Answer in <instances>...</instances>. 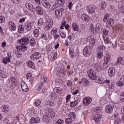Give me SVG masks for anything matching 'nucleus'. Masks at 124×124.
<instances>
[{
  "label": "nucleus",
  "instance_id": "f03ea898",
  "mask_svg": "<svg viewBox=\"0 0 124 124\" xmlns=\"http://www.w3.org/2000/svg\"><path fill=\"white\" fill-rule=\"evenodd\" d=\"M87 75L91 80H95L96 79V75L93 69L88 70Z\"/></svg>",
  "mask_w": 124,
  "mask_h": 124
},
{
  "label": "nucleus",
  "instance_id": "ea45409f",
  "mask_svg": "<svg viewBox=\"0 0 124 124\" xmlns=\"http://www.w3.org/2000/svg\"><path fill=\"white\" fill-rule=\"evenodd\" d=\"M28 66H29V67H31V68H35V66L34 65V63H33L32 62H28Z\"/></svg>",
  "mask_w": 124,
  "mask_h": 124
},
{
  "label": "nucleus",
  "instance_id": "412c9836",
  "mask_svg": "<svg viewBox=\"0 0 124 124\" xmlns=\"http://www.w3.org/2000/svg\"><path fill=\"white\" fill-rule=\"evenodd\" d=\"M57 74L59 76H64V69L63 67L60 68L57 71Z\"/></svg>",
  "mask_w": 124,
  "mask_h": 124
},
{
  "label": "nucleus",
  "instance_id": "a211bd4d",
  "mask_svg": "<svg viewBox=\"0 0 124 124\" xmlns=\"http://www.w3.org/2000/svg\"><path fill=\"white\" fill-rule=\"evenodd\" d=\"M105 111L108 114H111V113L113 112V107L110 105H107L106 107Z\"/></svg>",
  "mask_w": 124,
  "mask_h": 124
},
{
  "label": "nucleus",
  "instance_id": "774afa93",
  "mask_svg": "<svg viewBox=\"0 0 124 124\" xmlns=\"http://www.w3.org/2000/svg\"><path fill=\"white\" fill-rule=\"evenodd\" d=\"M73 5V4L72 3V2H70L69 3L68 7H69V9H71V8H72V7Z\"/></svg>",
  "mask_w": 124,
  "mask_h": 124
},
{
  "label": "nucleus",
  "instance_id": "5701e85b",
  "mask_svg": "<svg viewBox=\"0 0 124 124\" xmlns=\"http://www.w3.org/2000/svg\"><path fill=\"white\" fill-rule=\"evenodd\" d=\"M104 40L107 44H111L112 43V40H111V39H110L109 37H104L103 36Z\"/></svg>",
  "mask_w": 124,
  "mask_h": 124
},
{
  "label": "nucleus",
  "instance_id": "09e8293b",
  "mask_svg": "<svg viewBox=\"0 0 124 124\" xmlns=\"http://www.w3.org/2000/svg\"><path fill=\"white\" fill-rule=\"evenodd\" d=\"M41 103V102L40 101L39 99H37L35 101V105L36 106H39Z\"/></svg>",
  "mask_w": 124,
  "mask_h": 124
},
{
  "label": "nucleus",
  "instance_id": "49530a36",
  "mask_svg": "<svg viewBox=\"0 0 124 124\" xmlns=\"http://www.w3.org/2000/svg\"><path fill=\"white\" fill-rule=\"evenodd\" d=\"M108 31L107 30H104L103 31V36H104V37H106L108 35Z\"/></svg>",
  "mask_w": 124,
  "mask_h": 124
},
{
  "label": "nucleus",
  "instance_id": "8fccbe9b",
  "mask_svg": "<svg viewBox=\"0 0 124 124\" xmlns=\"http://www.w3.org/2000/svg\"><path fill=\"white\" fill-rule=\"evenodd\" d=\"M54 92H55V93H59L60 92H61V91H62V89L61 88H60L59 87H55L54 89Z\"/></svg>",
  "mask_w": 124,
  "mask_h": 124
},
{
  "label": "nucleus",
  "instance_id": "c9c22d12",
  "mask_svg": "<svg viewBox=\"0 0 124 124\" xmlns=\"http://www.w3.org/2000/svg\"><path fill=\"white\" fill-rule=\"evenodd\" d=\"M34 59L36 60H37L38 59H40V58H41V54L39 53V52H35L34 54Z\"/></svg>",
  "mask_w": 124,
  "mask_h": 124
},
{
  "label": "nucleus",
  "instance_id": "de8ad7c7",
  "mask_svg": "<svg viewBox=\"0 0 124 124\" xmlns=\"http://www.w3.org/2000/svg\"><path fill=\"white\" fill-rule=\"evenodd\" d=\"M43 23H44L43 19L40 18V19L38 20V26H43Z\"/></svg>",
  "mask_w": 124,
  "mask_h": 124
},
{
  "label": "nucleus",
  "instance_id": "2eb2a0df",
  "mask_svg": "<svg viewBox=\"0 0 124 124\" xmlns=\"http://www.w3.org/2000/svg\"><path fill=\"white\" fill-rule=\"evenodd\" d=\"M123 82H124V75L122 76L121 78H120V81L116 83L117 87H119L120 88H123V87L124 86Z\"/></svg>",
  "mask_w": 124,
  "mask_h": 124
},
{
  "label": "nucleus",
  "instance_id": "ddd939ff",
  "mask_svg": "<svg viewBox=\"0 0 124 124\" xmlns=\"http://www.w3.org/2000/svg\"><path fill=\"white\" fill-rule=\"evenodd\" d=\"M108 74L109 77H113L116 74V70L115 68L111 67L108 69Z\"/></svg>",
  "mask_w": 124,
  "mask_h": 124
},
{
  "label": "nucleus",
  "instance_id": "4d7b16f0",
  "mask_svg": "<svg viewBox=\"0 0 124 124\" xmlns=\"http://www.w3.org/2000/svg\"><path fill=\"white\" fill-rule=\"evenodd\" d=\"M14 3H16V4H19L20 3V0H11Z\"/></svg>",
  "mask_w": 124,
  "mask_h": 124
},
{
  "label": "nucleus",
  "instance_id": "f704fd0d",
  "mask_svg": "<svg viewBox=\"0 0 124 124\" xmlns=\"http://www.w3.org/2000/svg\"><path fill=\"white\" fill-rule=\"evenodd\" d=\"M123 58L122 57H120L117 58L116 62L115 63V65H118L119 63H121V62H123Z\"/></svg>",
  "mask_w": 124,
  "mask_h": 124
},
{
  "label": "nucleus",
  "instance_id": "c756f323",
  "mask_svg": "<svg viewBox=\"0 0 124 124\" xmlns=\"http://www.w3.org/2000/svg\"><path fill=\"white\" fill-rule=\"evenodd\" d=\"M9 81L13 86L16 85V81H17V80L15 78H11Z\"/></svg>",
  "mask_w": 124,
  "mask_h": 124
},
{
  "label": "nucleus",
  "instance_id": "a878e982",
  "mask_svg": "<svg viewBox=\"0 0 124 124\" xmlns=\"http://www.w3.org/2000/svg\"><path fill=\"white\" fill-rule=\"evenodd\" d=\"M78 104V101L76 100L73 102H71L70 104L71 108H74Z\"/></svg>",
  "mask_w": 124,
  "mask_h": 124
},
{
  "label": "nucleus",
  "instance_id": "680f3d73",
  "mask_svg": "<svg viewBox=\"0 0 124 124\" xmlns=\"http://www.w3.org/2000/svg\"><path fill=\"white\" fill-rule=\"evenodd\" d=\"M58 3H60L61 5H62L63 3H64V0H58Z\"/></svg>",
  "mask_w": 124,
  "mask_h": 124
},
{
  "label": "nucleus",
  "instance_id": "4c0bfd02",
  "mask_svg": "<svg viewBox=\"0 0 124 124\" xmlns=\"http://www.w3.org/2000/svg\"><path fill=\"white\" fill-rule=\"evenodd\" d=\"M46 105H49V106H54L55 104L54 102H52L50 100H47L45 102Z\"/></svg>",
  "mask_w": 124,
  "mask_h": 124
},
{
  "label": "nucleus",
  "instance_id": "6ab92c4d",
  "mask_svg": "<svg viewBox=\"0 0 124 124\" xmlns=\"http://www.w3.org/2000/svg\"><path fill=\"white\" fill-rule=\"evenodd\" d=\"M102 118V115L100 114H96L94 117H93V119L95 121V123H98L100 122V118Z\"/></svg>",
  "mask_w": 124,
  "mask_h": 124
},
{
  "label": "nucleus",
  "instance_id": "423d86ee",
  "mask_svg": "<svg viewBox=\"0 0 124 124\" xmlns=\"http://www.w3.org/2000/svg\"><path fill=\"white\" fill-rule=\"evenodd\" d=\"M45 112L48 117H51V118H54V117H55V113H54V111L52 110V109L49 108H46Z\"/></svg>",
  "mask_w": 124,
  "mask_h": 124
},
{
  "label": "nucleus",
  "instance_id": "20e7f679",
  "mask_svg": "<svg viewBox=\"0 0 124 124\" xmlns=\"http://www.w3.org/2000/svg\"><path fill=\"white\" fill-rule=\"evenodd\" d=\"M30 41V38L28 37H24L20 40H18V42L21 45H28Z\"/></svg>",
  "mask_w": 124,
  "mask_h": 124
},
{
  "label": "nucleus",
  "instance_id": "9d476101",
  "mask_svg": "<svg viewBox=\"0 0 124 124\" xmlns=\"http://www.w3.org/2000/svg\"><path fill=\"white\" fill-rule=\"evenodd\" d=\"M41 3L44 7L46 8H50L51 7V4L47 0H42Z\"/></svg>",
  "mask_w": 124,
  "mask_h": 124
},
{
  "label": "nucleus",
  "instance_id": "7ed1b4c3",
  "mask_svg": "<svg viewBox=\"0 0 124 124\" xmlns=\"http://www.w3.org/2000/svg\"><path fill=\"white\" fill-rule=\"evenodd\" d=\"M64 8H62V6L60 9H57L55 11L54 14L56 17V18H58V17H61L62 15V12H64Z\"/></svg>",
  "mask_w": 124,
  "mask_h": 124
},
{
  "label": "nucleus",
  "instance_id": "f257e3e1",
  "mask_svg": "<svg viewBox=\"0 0 124 124\" xmlns=\"http://www.w3.org/2000/svg\"><path fill=\"white\" fill-rule=\"evenodd\" d=\"M87 41L89 43V45L85 47L83 53L85 57H90L92 54L93 48L95 44V38L91 36L87 38Z\"/></svg>",
  "mask_w": 124,
  "mask_h": 124
},
{
  "label": "nucleus",
  "instance_id": "9b49d317",
  "mask_svg": "<svg viewBox=\"0 0 124 124\" xmlns=\"http://www.w3.org/2000/svg\"><path fill=\"white\" fill-rule=\"evenodd\" d=\"M92 98L87 97L83 99V104L85 106H88L89 104H91L92 103Z\"/></svg>",
  "mask_w": 124,
  "mask_h": 124
},
{
  "label": "nucleus",
  "instance_id": "7c9ffc66",
  "mask_svg": "<svg viewBox=\"0 0 124 124\" xmlns=\"http://www.w3.org/2000/svg\"><path fill=\"white\" fill-rule=\"evenodd\" d=\"M81 83L85 85V86H88L89 80L86 78H82L81 80Z\"/></svg>",
  "mask_w": 124,
  "mask_h": 124
},
{
  "label": "nucleus",
  "instance_id": "bf43d9fd",
  "mask_svg": "<svg viewBox=\"0 0 124 124\" xmlns=\"http://www.w3.org/2000/svg\"><path fill=\"white\" fill-rule=\"evenodd\" d=\"M56 124H63V120L61 119L58 120Z\"/></svg>",
  "mask_w": 124,
  "mask_h": 124
},
{
  "label": "nucleus",
  "instance_id": "603ef678",
  "mask_svg": "<svg viewBox=\"0 0 124 124\" xmlns=\"http://www.w3.org/2000/svg\"><path fill=\"white\" fill-rule=\"evenodd\" d=\"M108 18H109V14H107L104 17L103 22H105L106 21H107Z\"/></svg>",
  "mask_w": 124,
  "mask_h": 124
},
{
  "label": "nucleus",
  "instance_id": "3c124183",
  "mask_svg": "<svg viewBox=\"0 0 124 124\" xmlns=\"http://www.w3.org/2000/svg\"><path fill=\"white\" fill-rule=\"evenodd\" d=\"M27 46H22L20 49L21 51H23V52H26V50H27Z\"/></svg>",
  "mask_w": 124,
  "mask_h": 124
},
{
  "label": "nucleus",
  "instance_id": "79ce46f5",
  "mask_svg": "<svg viewBox=\"0 0 124 124\" xmlns=\"http://www.w3.org/2000/svg\"><path fill=\"white\" fill-rule=\"evenodd\" d=\"M106 7V3L105 1H102L101 3V9H104Z\"/></svg>",
  "mask_w": 124,
  "mask_h": 124
},
{
  "label": "nucleus",
  "instance_id": "bb28decb",
  "mask_svg": "<svg viewBox=\"0 0 124 124\" xmlns=\"http://www.w3.org/2000/svg\"><path fill=\"white\" fill-rule=\"evenodd\" d=\"M82 19L83 21H85V22H88L90 21V16L87 15H84L82 16Z\"/></svg>",
  "mask_w": 124,
  "mask_h": 124
},
{
  "label": "nucleus",
  "instance_id": "b1692460",
  "mask_svg": "<svg viewBox=\"0 0 124 124\" xmlns=\"http://www.w3.org/2000/svg\"><path fill=\"white\" fill-rule=\"evenodd\" d=\"M72 28L74 31H79V28L78 27V25L76 23H74L72 24Z\"/></svg>",
  "mask_w": 124,
  "mask_h": 124
},
{
  "label": "nucleus",
  "instance_id": "dca6fc26",
  "mask_svg": "<svg viewBox=\"0 0 124 124\" xmlns=\"http://www.w3.org/2000/svg\"><path fill=\"white\" fill-rule=\"evenodd\" d=\"M21 89L23 92H27L29 91V87L27 84L24 82H21Z\"/></svg>",
  "mask_w": 124,
  "mask_h": 124
},
{
  "label": "nucleus",
  "instance_id": "0e129e2a",
  "mask_svg": "<svg viewBox=\"0 0 124 124\" xmlns=\"http://www.w3.org/2000/svg\"><path fill=\"white\" fill-rule=\"evenodd\" d=\"M61 36L62 38H65V37L66 36V35L65 34V33L64 32H62L61 34Z\"/></svg>",
  "mask_w": 124,
  "mask_h": 124
},
{
  "label": "nucleus",
  "instance_id": "6e6552de",
  "mask_svg": "<svg viewBox=\"0 0 124 124\" xmlns=\"http://www.w3.org/2000/svg\"><path fill=\"white\" fill-rule=\"evenodd\" d=\"M86 9L90 14H93L95 11V7L93 5H87Z\"/></svg>",
  "mask_w": 124,
  "mask_h": 124
},
{
  "label": "nucleus",
  "instance_id": "338daca9",
  "mask_svg": "<svg viewBox=\"0 0 124 124\" xmlns=\"http://www.w3.org/2000/svg\"><path fill=\"white\" fill-rule=\"evenodd\" d=\"M98 81L100 84H103V83H104V82H103V78H99Z\"/></svg>",
  "mask_w": 124,
  "mask_h": 124
},
{
  "label": "nucleus",
  "instance_id": "0eeeda50",
  "mask_svg": "<svg viewBox=\"0 0 124 124\" xmlns=\"http://www.w3.org/2000/svg\"><path fill=\"white\" fill-rule=\"evenodd\" d=\"M46 80H47V78H46V77L42 76L41 77V82L40 84L37 85L39 90H40L41 88L43 87L44 83L46 82Z\"/></svg>",
  "mask_w": 124,
  "mask_h": 124
},
{
  "label": "nucleus",
  "instance_id": "6e6d98bb",
  "mask_svg": "<svg viewBox=\"0 0 124 124\" xmlns=\"http://www.w3.org/2000/svg\"><path fill=\"white\" fill-rule=\"evenodd\" d=\"M72 85H73V83L71 82V80H68L67 83V85L68 86V87H71Z\"/></svg>",
  "mask_w": 124,
  "mask_h": 124
},
{
  "label": "nucleus",
  "instance_id": "aec40b11",
  "mask_svg": "<svg viewBox=\"0 0 124 124\" xmlns=\"http://www.w3.org/2000/svg\"><path fill=\"white\" fill-rule=\"evenodd\" d=\"M99 52H98V59H101L103 58V48L100 47L99 48Z\"/></svg>",
  "mask_w": 124,
  "mask_h": 124
},
{
  "label": "nucleus",
  "instance_id": "c03bdc74",
  "mask_svg": "<svg viewBox=\"0 0 124 124\" xmlns=\"http://www.w3.org/2000/svg\"><path fill=\"white\" fill-rule=\"evenodd\" d=\"M59 7V4L58 3H55L54 5H52L51 10H55V9H57Z\"/></svg>",
  "mask_w": 124,
  "mask_h": 124
},
{
  "label": "nucleus",
  "instance_id": "393cba45",
  "mask_svg": "<svg viewBox=\"0 0 124 124\" xmlns=\"http://www.w3.org/2000/svg\"><path fill=\"white\" fill-rule=\"evenodd\" d=\"M68 117L70 119H72V120L74 121V119L76 117V114H75V113L74 112H71L69 113Z\"/></svg>",
  "mask_w": 124,
  "mask_h": 124
},
{
  "label": "nucleus",
  "instance_id": "5fc2aeb1",
  "mask_svg": "<svg viewBox=\"0 0 124 124\" xmlns=\"http://www.w3.org/2000/svg\"><path fill=\"white\" fill-rule=\"evenodd\" d=\"M5 19L4 18V17L2 16H0V24H1V23H3L4 22Z\"/></svg>",
  "mask_w": 124,
  "mask_h": 124
},
{
  "label": "nucleus",
  "instance_id": "f3484780",
  "mask_svg": "<svg viewBox=\"0 0 124 124\" xmlns=\"http://www.w3.org/2000/svg\"><path fill=\"white\" fill-rule=\"evenodd\" d=\"M40 122V118L39 117H37L36 118H34L33 117L31 118L30 123V124H38Z\"/></svg>",
  "mask_w": 124,
  "mask_h": 124
},
{
  "label": "nucleus",
  "instance_id": "2f4dec72",
  "mask_svg": "<svg viewBox=\"0 0 124 124\" xmlns=\"http://www.w3.org/2000/svg\"><path fill=\"white\" fill-rule=\"evenodd\" d=\"M11 60L10 58H8V57H6L3 59V62L5 63V64H7V62H10Z\"/></svg>",
  "mask_w": 124,
  "mask_h": 124
},
{
  "label": "nucleus",
  "instance_id": "37998d69",
  "mask_svg": "<svg viewBox=\"0 0 124 124\" xmlns=\"http://www.w3.org/2000/svg\"><path fill=\"white\" fill-rule=\"evenodd\" d=\"M2 112H4L5 113H6V112H8V111L9 110V108H8L7 106L2 107Z\"/></svg>",
  "mask_w": 124,
  "mask_h": 124
},
{
  "label": "nucleus",
  "instance_id": "a19ab883",
  "mask_svg": "<svg viewBox=\"0 0 124 124\" xmlns=\"http://www.w3.org/2000/svg\"><path fill=\"white\" fill-rule=\"evenodd\" d=\"M30 41V44L31 46H32V47L35 46L36 43H35V41L34 40V39L33 38L31 39Z\"/></svg>",
  "mask_w": 124,
  "mask_h": 124
},
{
  "label": "nucleus",
  "instance_id": "13d9d810",
  "mask_svg": "<svg viewBox=\"0 0 124 124\" xmlns=\"http://www.w3.org/2000/svg\"><path fill=\"white\" fill-rule=\"evenodd\" d=\"M16 56L17 58H21L22 57V54L20 52H17L16 53Z\"/></svg>",
  "mask_w": 124,
  "mask_h": 124
},
{
  "label": "nucleus",
  "instance_id": "a18cd8bd",
  "mask_svg": "<svg viewBox=\"0 0 124 124\" xmlns=\"http://www.w3.org/2000/svg\"><path fill=\"white\" fill-rule=\"evenodd\" d=\"M58 31V29L56 28H53L51 31V34L55 35Z\"/></svg>",
  "mask_w": 124,
  "mask_h": 124
},
{
  "label": "nucleus",
  "instance_id": "864d4df0",
  "mask_svg": "<svg viewBox=\"0 0 124 124\" xmlns=\"http://www.w3.org/2000/svg\"><path fill=\"white\" fill-rule=\"evenodd\" d=\"M70 98H71V95L69 94L66 96V103H68V102H69V100H70Z\"/></svg>",
  "mask_w": 124,
  "mask_h": 124
},
{
  "label": "nucleus",
  "instance_id": "58836bf2",
  "mask_svg": "<svg viewBox=\"0 0 124 124\" xmlns=\"http://www.w3.org/2000/svg\"><path fill=\"white\" fill-rule=\"evenodd\" d=\"M57 97H58V95L57 94V93H52L51 94V99H53V100H55V99H56L57 98Z\"/></svg>",
  "mask_w": 124,
  "mask_h": 124
},
{
  "label": "nucleus",
  "instance_id": "69168bd1",
  "mask_svg": "<svg viewBox=\"0 0 124 124\" xmlns=\"http://www.w3.org/2000/svg\"><path fill=\"white\" fill-rule=\"evenodd\" d=\"M26 77H27V79H30V78H31V73H28V74L26 75Z\"/></svg>",
  "mask_w": 124,
  "mask_h": 124
},
{
  "label": "nucleus",
  "instance_id": "1a4fd4ad",
  "mask_svg": "<svg viewBox=\"0 0 124 124\" xmlns=\"http://www.w3.org/2000/svg\"><path fill=\"white\" fill-rule=\"evenodd\" d=\"M45 26H46V29L47 31H50V29L52 28L53 26V20H48L45 23Z\"/></svg>",
  "mask_w": 124,
  "mask_h": 124
},
{
  "label": "nucleus",
  "instance_id": "e433bc0d",
  "mask_svg": "<svg viewBox=\"0 0 124 124\" xmlns=\"http://www.w3.org/2000/svg\"><path fill=\"white\" fill-rule=\"evenodd\" d=\"M52 56H53L52 57V60H56L57 59V57H58V53L55 52L54 54H52L48 56V58H52Z\"/></svg>",
  "mask_w": 124,
  "mask_h": 124
},
{
  "label": "nucleus",
  "instance_id": "e2e57ef3",
  "mask_svg": "<svg viewBox=\"0 0 124 124\" xmlns=\"http://www.w3.org/2000/svg\"><path fill=\"white\" fill-rule=\"evenodd\" d=\"M118 121L124 123V115L122 117L121 119L118 118Z\"/></svg>",
  "mask_w": 124,
  "mask_h": 124
},
{
  "label": "nucleus",
  "instance_id": "052dcab7",
  "mask_svg": "<svg viewBox=\"0 0 124 124\" xmlns=\"http://www.w3.org/2000/svg\"><path fill=\"white\" fill-rule=\"evenodd\" d=\"M31 4H30L29 3H27L25 4V6L28 8V9H30L31 8Z\"/></svg>",
  "mask_w": 124,
  "mask_h": 124
},
{
  "label": "nucleus",
  "instance_id": "f8f14e48",
  "mask_svg": "<svg viewBox=\"0 0 124 124\" xmlns=\"http://www.w3.org/2000/svg\"><path fill=\"white\" fill-rule=\"evenodd\" d=\"M115 23V20L113 19H108L106 24V26L107 28H111L112 26L114 25V23Z\"/></svg>",
  "mask_w": 124,
  "mask_h": 124
},
{
  "label": "nucleus",
  "instance_id": "c85d7f7f",
  "mask_svg": "<svg viewBox=\"0 0 124 124\" xmlns=\"http://www.w3.org/2000/svg\"><path fill=\"white\" fill-rule=\"evenodd\" d=\"M74 121V120H73V119L72 118H69V117H68L65 119V122L66 124H71L72 123H73Z\"/></svg>",
  "mask_w": 124,
  "mask_h": 124
},
{
  "label": "nucleus",
  "instance_id": "cd10ccee",
  "mask_svg": "<svg viewBox=\"0 0 124 124\" xmlns=\"http://www.w3.org/2000/svg\"><path fill=\"white\" fill-rule=\"evenodd\" d=\"M111 57L110 55L107 56L106 58L105 59L104 62L105 63H104L103 67H104V64H108V62H109V61H110Z\"/></svg>",
  "mask_w": 124,
  "mask_h": 124
},
{
  "label": "nucleus",
  "instance_id": "4468645a",
  "mask_svg": "<svg viewBox=\"0 0 124 124\" xmlns=\"http://www.w3.org/2000/svg\"><path fill=\"white\" fill-rule=\"evenodd\" d=\"M8 25L9 26V28L11 31H16V25H15L13 21H10L8 23Z\"/></svg>",
  "mask_w": 124,
  "mask_h": 124
},
{
  "label": "nucleus",
  "instance_id": "39448f33",
  "mask_svg": "<svg viewBox=\"0 0 124 124\" xmlns=\"http://www.w3.org/2000/svg\"><path fill=\"white\" fill-rule=\"evenodd\" d=\"M32 27H33V23L32 22H27L25 23L24 28L27 31H31Z\"/></svg>",
  "mask_w": 124,
  "mask_h": 124
},
{
  "label": "nucleus",
  "instance_id": "4be33fe9",
  "mask_svg": "<svg viewBox=\"0 0 124 124\" xmlns=\"http://www.w3.org/2000/svg\"><path fill=\"white\" fill-rule=\"evenodd\" d=\"M36 12L39 14V15H43V10L41 8V7L37 6L36 7Z\"/></svg>",
  "mask_w": 124,
  "mask_h": 124
},
{
  "label": "nucleus",
  "instance_id": "72a5a7b5",
  "mask_svg": "<svg viewBox=\"0 0 124 124\" xmlns=\"http://www.w3.org/2000/svg\"><path fill=\"white\" fill-rule=\"evenodd\" d=\"M34 36L35 37H38V35H39V30L35 29L33 31Z\"/></svg>",
  "mask_w": 124,
  "mask_h": 124
},
{
  "label": "nucleus",
  "instance_id": "473e14b6",
  "mask_svg": "<svg viewBox=\"0 0 124 124\" xmlns=\"http://www.w3.org/2000/svg\"><path fill=\"white\" fill-rule=\"evenodd\" d=\"M69 52L71 58H74V49L72 48H70Z\"/></svg>",
  "mask_w": 124,
  "mask_h": 124
}]
</instances>
